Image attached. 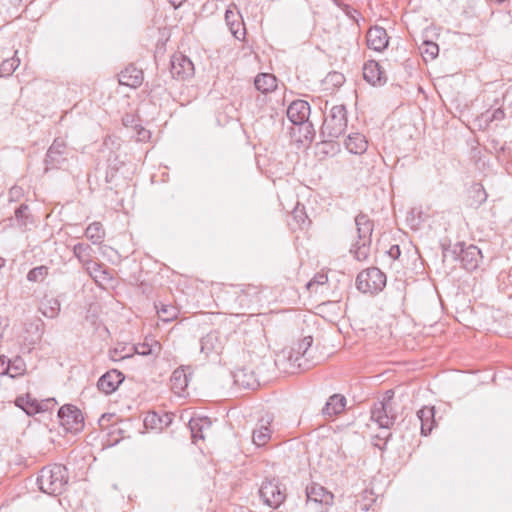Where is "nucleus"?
I'll return each mask as SVG.
<instances>
[{"label":"nucleus","instance_id":"f257e3e1","mask_svg":"<svg viewBox=\"0 0 512 512\" xmlns=\"http://www.w3.org/2000/svg\"><path fill=\"white\" fill-rule=\"evenodd\" d=\"M68 479L66 467L61 464H53L41 469L37 484L42 492L56 496L64 492Z\"/></svg>","mask_w":512,"mask_h":512},{"label":"nucleus","instance_id":"f03ea898","mask_svg":"<svg viewBox=\"0 0 512 512\" xmlns=\"http://www.w3.org/2000/svg\"><path fill=\"white\" fill-rule=\"evenodd\" d=\"M358 240L350 250L358 261H365L370 253L371 236L374 229L373 221L368 215L360 213L355 217Z\"/></svg>","mask_w":512,"mask_h":512},{"label":"nucleus","instance_id":"7ed1b4c3","mask_svg":"<svg viewBox=\"0 0 512 512\" xmlns=\"http://www.w3.org/2000/svg\"><path fill=\"white\" fill-rule=\"evenodd\" d=\"M347 128V111L344 105H335L330 109L329 114L321 127V134L332 140L342 135Z\"/></svg>","mask_w":512,"mask_h":512},{"label":"nucleus","instance_id":"20e7f679","mask_svg":"<svg viewBox=\"0 0 512 512\" xmlns=\"http://www.w3.org/2000/svg\"><path fill=\"white\" fill-rule=\"evenodd\" d=\"M386 285V275L378 268L361 271L356 278V286L363 293L376 294Z\"/></svg>","mask_w":512,"mask_h":512},{"label":"nucleus","instance_id":"39448f33","mask_svg":"<svg viewBox=\"0 0 512 512\" xmlns=\"http://www.w3.org/2000/svg\"><path fill=\"white\" fill-rule=\"evenodd\" d=\"M371 419L380 428L390 429L394 425L397 419V411L392 396L374 404L371 410Z\"/></svg>","mask_w":512,"mask_h":512},{"label":"nucleus","instance_id":"423d86ee","mask_svg":"<svg viewBox=\"0 0 512 512\" xmlns=\"http://www.w3.org/2000/svg\"><path fill=\"white\" fill-rule=\"evenodd\" d=\"M258 493L263 503L271 508H278L286 499L285 488L275 478L263 481Z\"/></svg>","mask_w":512,"mask_h":512},{"label":"nucleus","instance_id":"0eeeda50","mask_svg":"<svg viewBox=\"0 0 512 512\" xmlns=\"http://www.w3.org/2000/svg\"><path fill=\"white\" fill-rule=\"evenodd\" d=\"M61 426L68 432L77 433L84 426L82 412L73 405H64L58 411Z\"/></svg>","mask_w":512,"mask_h":512},{"label":"nucleus","instance_id":"6e6552de","mask_svg":"<svg viewBox=\"0 0 512 512\" xmlns=\"http://www.w3.org/2000/svg\"><path fill=\"white\" fill-rule=\"evenodd\" d=\"M227 342V336L219 330H214L206 334L200 340V351L206 357L212 354L220 355Z\"/></svg>","mask_w":512,"mask_h":512},{"label":"nucleus","instance_id":"1a4fd4ad","mask_svg":"<svg viewBox=\"0 0 512 512\" xmlns=\"http://www.w3.org/2000/svg\"><path fill=\"white\" fill-rule=\"evenodd\" d=\"M172 77L179 80H185L194 75V65L192 61L182 53H175L171 57Z\"/></svg>","mask_w":512,"mask_h":512},{"label":"nucleus","instance_id":"9d476101","mask_svg":"<svg viewBox=\"0 0 512 512\" xmlns=\"http://www.w3.org/2000/svg\"><path fill=\"white\" fill-rule=\"evenodd\" d=\"M310 115V105L304 100L293 101L287 109V117L294 125L305 123Z\"/></svg>","mask_w":512,"mask_h":512},{"label":"nucleus","instance_id":"9b49d317","mask_svg":"<svg viewBox=\"0 0 512 512\" xmlns=\"http://www.w3.org/2000/svg\"><path fill=\"white\" fill-rule=\"evenodd\" d=\"M367 46L377 52H381L387 48L389 37L386 30L380 26L371 27L366 35Z\"/></svg>","mask_w":512,"mask_h":512},{"label":"nucleus","instance_id":"f8f14e48","mask_svg":"<svg viewBox=\"0 0 512 512\" xmlns=\"http://www.w3.org/2000/svg\"><path fill=\"white\" fill-rule=\"evenodd\" d=\"M123 380V374L118 370L113 369L106 372L99 378L97 382V387L101 392L108 395L113 393L122 383Z\"/></svg>","mask_w":512,"mask_h":512},{"label":"nucleus","instance_id":"ddd939ff","mask_svg":"<svg viewBox=\"0 0 512 512\" xmlns=\"http://www.w3.org/2000/svg\"><path fill=\"white\" fill-rule=\"evenodd\" d=\"M481 259V251L474 245H469L466 248L461 247L459 260L462 267L467 271L475 270Z\"/></svg>","mask_w":512,"mask_h":512},{"label":"nucleus","instance_id":"4468645a","mask_svg":"<svg viewBox=\"0 0 512 512\" xmlns=\"http://www.w3.org/2000/svg\"><path fill=\"white\" fill-rule=\"evenodd\" d=\"M306 496L308 502L320 503L324 505H331L333 503V494L325 487L312 483L306 487Z\"/></svg>","mask_w":512,"mask_h":512},{"label":"nucleus","instance_id":"2eb2a0df","mask_svg":"<svg viewBox=\"0 0 512 512\" xmlns=\"http://www.w3.org/2000/svg\"><path fill=\"white\" fill-rule=\"evenodd\" d=\"M143 82V71L129 65L119 75V83L131 88L139 87Z\"/></svg>","mask_w":512,"mask_h":512},{"label":"nucleus","instance_id":"dca6fc26","mask_svg":"<svg viewBox=\"0 0 512 512\" xmlns=\"http://www.w3.org/2000/svg\"><path fill=\"white\" fill-rule=\"evenodd\" d=\"M173 420V414L164 413L163 415H159L158 413L152 411L148 412L144 418V425L146 428L158 429L162 430L168 427Z\"/></svg>","mask_w":512,"mask_h":512},{"label":"nucleus","instance_id":"f3484780","mask_svg":"<svg viewBox=\"0 0 512 512\" xmlns=\"http://www.w3.org/2000/svg\"><path fill=\"white\" fill-rule=\"evenodd\" d=\"M225 20L232 35L238 40L243 39L245 36V27L239 13L231 9H227L225 13Z\"/></svg>","mask_w":512,"mask_h":512},{"label":"nucleus","instance_id":"a211bd4d","mask_svg":"<svg viewBox=\"0 0 512 512\" xmlns=\"http://www.w3.org/2000/svg\"><path fill=\"white\" fill-rule=\"evenodd\" d=\"M417 417L421 423V434L427 436L431 433L435 426V408L433 406H425L417 412Z\"/></svg>","mask_w":512,"mask_h":512},{"label":"nucleus","instance_id":"6ab92c4d","mask_svg":"<svg viewBox=\"0 0 512 512\" xmlns=\"http://www.w3.org/2000/svg\"><path fill=\"white\" fill-rule=\"evenodd\" d=\"M363 76L367 82L373 85L381 84L386 81L380 65L374 60H370L364 64Z\"/></svg>","mask_w":512,"mask_h":512},{"label":"nucleus","instance_id":"aec40b11","mask_svg":"<svg viewBox=\"0 0 512 512\" xmlns=\"http://www.w3.org/2000/svg\"><path fill=\"white\" fill-rule=\"evenodd\" d=\"M346 406V398L340 394H334L329 397L326 402L324 408L322 409V413L325 416H335L340 414Z\"/></svg>","mask_w":512,"mask_h":512},{"label":"nucleus","instance_id":"412c9836","mask_svg":"<svg viewBox=\"0 0 512 512\" xmlns=\"http://www.w3.org/2000/svg\"><path fill=\"white\" fill-rule=\"evenodd\" d=\"M271 419L262 418L258 427L253 431V442L258 447L264 446L271 438V430L269 428Z\"/></svg>","mask_w":512,"mask_h":512},{"label":"nucleus","instance_id":"4be33fe9","mask_svg":"<svg viewBox=\"0 0 512 512\" xmlns=\"http://www.w3.org/2000/svg\"><path fill=\"white\" fill-rule=\"evenodd\" d=\"M61 309L60 301L55 297H47L45 296L40 302L39 311L43 316L54 319L56 318Z\"/></svg>","mask_w":512,"mask_h":512},{"label":"nucleus","instance_id":"5701e85b","mask_svg":"<svg viewBox=\"0 0 512 512\" xmlns=\"http://www.w3.org/2000/svg\"><path fill=\"white\" fill-rule=\"evenodd\" d=\"M346 149L353 154H362L367 150L368 142L360 133H352L345 141Z\"/></svg>","mask_w":512,"mask_h":512},{"label":"nucleus","instance_id":"b1692460","mask_svg":"<svg viewBox=\"0 0 512 512\" xmlns=\"http://www.w3.org/2000/svg\"><path fill=\"white\" fill-rule=\"evenodd\" d=\"M313 343V338L311 336L304 337L299 343L297 344L296 348H293L289 352V360L294 363V365H297L299 368L302 367V363L300 360L305 355L307 350L311 347Z\"/></svg>","mask_w":512,"mask_h":512},{"label":"nucleus","instance_id":"393cba45","mask_svg":"<svg viewBox=\"0 0 512 512\" xmlns=\"http://www.w3.org/2000/svg\"><path fill=\"white\" fill-rule=\"evenodd\" d=\"M254 85L258 91L266 94L277 88V79L270 73H261L256 76Z\"/></svg>","mask_w":512,"mask_h":512},{"label":"nucleus","instance_id":"a878e982","mask_svg":"<svg viewBox=\"0 0 512 512\" xmlns=\"http://www.w3.org/2000/svg\"><path fill=\"white\" fill-rule=\"evenodd\" d=\"M85 267L89 275L98 284L110 281L112 279V276L109 273V271L104 269L103 266L97 262L91 261Z\"/></svg>","mask_w":512,"mask_h":512},{"label":"nucleus","instance_id":"bb28decb","mask_svg":"<svg viewBox=\"0 0 512 512\" xmlns=\"http://www.w3.org/2000/svg\"><path fill=\"white\" fill-rule=\"evenodd\" d=\"M189 427L194 440L204 439L203 432L211 427V421L208 417L192 418L189 421Z\"/></svg>","mask_w":512,"mask_h":512},{"label":"nucleus","instance_id":"cd10ccee","mask_svg":"<svg viewBox=\"0 0 512 512\" xmlns=\"http://www.w3.org/2000/svg\"><path fill=\"white\" fill-rule=\"evenodd\" d=\"M15 404L28 415H34L41 409L39 403L35 399L31 398L29 394L17 397Z\"/></svg>","mask_w":512,"mask_h":512},{"label":"nucleus","instance_id":"c85d7f7f","mask_svg":"<svg viewBox=\"0 0 512 512\" xmlns=\"http://www.w3.org/2000/svg\"><path fill=\"white\" fill-rule=\"evenodd\" d=\"M85 236L93 244H100L105 237V230L100 222H93L86 228Z\"/></svg>","mask_w":512,"mask_h":512},{"label":"nucleus","instance_id":"c756f323","mask_svg":"<svg viewBox=\"0 0 512 512\" xmlns=\"http://www.w3.org/2000/svg\"><path fill=\"white\" fill-rule=\"evenodd\" d=\"M74 256L86 266L92 260V248L88 244L78 243L73 247Z\"/></svg>","mask_w":512,"mask_h":512},{"label":"nucleus","instance_id":"7c9ffc66","mask_svg":"<svg viewBox=\"0 0 512 512\" xmlns=\"http://www.w3.org/2000/svg\"><path fill=\"white\" fill-rule=\"evenodd\" d=\"M171 385L176 393H181L188 385L184 370L176 369L171 376Z\"/></svg>","mask_w":512,"mask_h":512},{"label":"nucleus","instance_id":"2f4dec72","mask_svg":"<svg viewBox=\"0 0 512 512\" xmlns=\"http://www.w3.org/2000/svg\"><path fill=\"white\" fill-rule=\"evenodd\" d=\"M157 314L161 321L171 322L178 317L179 310L172 305L161 304L160 307L156 306Z\"/></svg>","mask_w":512,"mask_h":512},{"label":"nucleus","instance_id":"473e14b6","mask_svg":"<svg viewBox=\"0 0 512 512\" xmlns=\"http://www.w3.org/2000/svg\"><path fill=\"white\" fill-rule=\"evenodd\" d=\"M419 49L425 61L434 60L439 53L438 45L432 41H424Z\"/></svg>","mask_w":512,"mask_h":512},{"label":"nucleus","instance_id":"72a5a7b5","mask_svg":"<svg viewBox=\"0 0 512 512\" xmlns=\"http://www.w3.org/2000/svg\"><path fill=\"white\" fill-rule=\"evenodd\" d=\"M49 268L45 265L37 266L31 269L27 274V280L30 282H42L48 276Z\"/></svg>","mask_w":512,"mask_h":512},{"label":"nucleus","instance_id":"f704fd0d","mask_svg":"<svg viewBox=\"0 0 512 512\" xmlns=\"http://www.w3.org/2000/svg\"><path fill=\"white\" fill-rule=\"evenodd\" d=\"M10 374L11 378H15L17 376L23 375L26 371V364L24 360L17 356L12 360H9Z\"/></svg>","mask_w":512,"mask_h":512},{"label":"nucleus","instance_id":"c9c22d12","mask_svg":"<svg viewBox=\"0 0 512 512\" xmlns=\"http://www.w3.org/2000/svg\"><path fill=\"white\" fill-rule=\"evenodd\" d=\"M135 352L139 355H151L160 350V344L157 341H153L152 343L143 342L137 344L135 347Z\"/></svg>","mask_w":512,"mask_h":512},{"label":"nucleus","instance_id":"e433bc0d","mask_svg":"<svg viewBox=\"0 0 512 512\" xmlns=\"http://www.w3.org/2000/svg\"><path fill=\"white\" fill-rule=\"evenodd\" d=\"M20 60L16 57H12L10 59L4 60L0 64V75L1 76H9L11 75L16 68L19 66Z\"/></svg>","mask_w":512,"mask_h":512},{"label":"nucleus","instance_id":"4c0bfd02","mask_svg":"<svg viewBox=\"0 0 512 512\" xmlns=\"http://www.w3.org/2000/svg\"><path fill=\"white\" fill-rule=\"evenodd\" d=\"M473 192L475 193V197L477 199L478 204H482L487 199V193L480 184H475L472 187Z\"/></svg>","mask_w":512,"mask_h":512},{"label":"nucleus","instance_id":"58836bf2","mask_svg":"<svg viewBox=\"0 0 512 512\" xmlns=\"http://www.w3.org/2000/svg\"><path fill=\"white\" fill-rule=\"evenodd\" d=\"M27 211H28V206L25 204L20 205V207H18L15 210V217L20 222L21 225L26 224Z\"/></svg>","mask_w":512,"mask_h":512},{"label":"nucleus","instance_id":"ea45409f","mask_svg":"<svg viewBox=\"0 0 512 512\" xmlns=\"http://www.w3.org/2000/svg\"><path fill=\"white\" fill-rule=\"evenodd\" d=\"M327 281L328 277L325 274H317L307 283V288L310 289L315 285H323Z\"/></svg>","mask_w":512,"mask_h":512},{"label":"nucleus","instance_id":"a19ab883","mask_svg":"<svg viewBox=\"0 0 512 512\" xmlns=\"http://www.w3.org/2000/svg\"><path fill=\"white\" fill-rule=\"evenodd\" d=\"M293 217L299 224H304L307 218L304 212V207L299 208V206L297 205L293 211Z\"/></svg>","mask_w":512,"mask_h":512},{"label":"nucleus","instance_id":"79ce46f5","mask_svg":"<svg viewBox=\"0 0 512 512\" xmlns=\"http://www.w3.org/2000/svg\"><path fill=\"white\" fill-rule=\"evenodd\" d=\"M10 374V367H9V360L6 359L4 355L0 356V375H9Z\"/></svg>","mask_w":512,"mask_h":512},{"label":"nucleus","instance_id":"37998d69","mask_svg":"<svg viewBox=\"0 0 512 512\" xmlns=\"http://www.w3.org/2000/svg\"><path fill=\"white\" fill-rule=\"evenodd\" d=\"M327 78L335 85H341L344 82V76L338 72L330 73Z\"/></svg>","mask_w":512,"mask_h":512},{"label":"nucleus","instance_id":"c03bdc74","mask_svg":"<svg viewBox=\"0 0 512 512\" xmlns=\"http://www.w3.org/2000/svg\"><path fill=\"white\" fill-rule=\"evenodd\" d=\"M60 147L61 145L58 144L56 141L52 144V146L49 148L48 152H47V157L51 158V159H54V156L57 155V154H60L61 151H60Z\"/></svg>","mask_w":512,"mask_h":512},{"label":"nucleus","instance_id":"a18cd8bd","mask_svg":"<svg viewBox=\"0 0 512 512\" xmlns=\"http://www.w3.org/2000/svg\"><path fill=\"white\" fill-rule=\"evenodd\" d=\"M388 254L392 259H397L401 254L399 246L398 245L391 246V248L388 251Z\"/></svg>","mask_w":512,"mask_h":512},{"label":"nucleus","instance_id":"49530a36","mask_svg":"<svg viewBox=\"0 0 512 512\" xmlns=\"http://www.w3.org/2000/svg\"><path fill=\"white\" fill-rule=\"evenodd\" d=\"M504 117V111L501 108H498L493 111L491 120H502Z\"/></svg>","mask_w":512,"mask_h":512},{"label":"nucleus","instance_id":"de8ad7c7","mask_svg":"<svg viewBox=\"0 0 512 512\" xmlns=\"http://www.w3.org/2000/svg\"><path fill=\"white\" fill-rule=\"evenodd\" d=\"M21 193L20 187H12L9 191L11 197H17Z\"/></svg>","mask_w":512,"mask_h":512},{"label":"nucleus","instance_id":"09e8293b","mask_svg":"<svg viewBox=\"0 0 512 512\" xmlns=\"http://www.w3.org/2000/svg\"><path fill=\"white\" fill-rule=\"evenodd\" d=\"M169 3L174 7V8H178L182 5V3L184 2V0H168Z\"/></svg>","mask_w":512,"mask_h":512},{"label":"nucleus","instance_id":"8fccbe9b","mask_svg":"<svg viewBox=\"0 0 512 512\" xmlns=\"http://www.w3.org/2000/svg\"><path fill=\"white\" fill-rule=\"evenodd\" d=\"M393 395H394L393 391H392V390H388V391L386 392V394H385V396H384V398H383V399H387L389 396H392V397H393Z\"/></svg>","mask_w":512,"mask_h":512},{"label":"nucleus","instance_id":"3c124183","mask_svg":"<svg viewBox=\"0 0 512 512\" xmlns=\"http://www.w3.org/2000/svg\"><path fill=\"white\" fill-rule=\"evenodd\" d=\"M368 508H369V505H368V504L360 505V509H361V510H363V511L368 510Z\"/></svg>","mask_w":512,"mask_h":512},{"label":"nucleus","instance_id":"603ef678","mask_svg":"<svg viewBox=\"0 0 512 512\" xmlns=\"http://www.w3.org/2000/svg\"><path fill=\"white\" fill-rule=\"evenodd\" d=\"M4 265V259L0 258V267Z\"/></svg>","mask_w":512,"mask_h":512},{"label":"nucleus","instance_id":"864d4df0","mask_svg":"<svg viewBox=\"0 0 512 512\" xmlns=\"http://www.w3.org/2000/svg\"><path fill=\"white\" fill-rule=\"evenodd\" d=\"M365 494H368V490L364 491ZM370 495H372V492H369Z\"/></svg>","mask_w":512,"mask_h":512}]
</instances>
